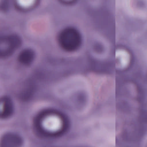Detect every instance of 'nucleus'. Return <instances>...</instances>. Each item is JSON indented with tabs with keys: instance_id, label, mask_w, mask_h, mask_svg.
I'll use <instances>...</instances> for the list:
<instances>
[{
	"instance_id": "obj_1",
	"label": "nucleus",
	"mask_w": 147,
	"mask_h": 147,
	"mask_svg": "<svg viewBox=\"0 0 147 147\" xmlns=\"http://www.w3.org/2000/svg\"><path fill=\"white\" fill-rule=\"evenodd\" d=\"M38 131L47 136H60L69 128V117L65 113L57 110H44L35 120Z\"/></svg>"
},
{
	"instance_id": "obj_3",
	"label": "nucleus",
	"mask_w": 147,
	"mask_h": 147,
	"mask_svg": "<svg viewBox=\"0 0 147 147\" xmlns=\"http://www.w3.org/2000/svg\"><path fill=\"white\" fill-rule=\"evenodd\" d=\"M33 53L30 50L24 51L20 56L21 60L25 63H28L31 61L33 58Z\"/></svg>"
},
{
	"instance_id": "obj_4",
	"label": "nucleus",
	"mask_w": 147,
	"mask_h": 147,
	"mask_svg": "<svg viewBox=\"0 0 147 147\" xmlns=\"http://www.w3.org/2000/svg\"><path fill=\"white\" fill-rule=\"evenodd\" d=\"M5 110L4 113L1 115L3 117H6L9 115L13 111V105L11 100L9 99H7L5 106Z\"/></svg>"
},
{
	"instance_id": "obj_2",
	"label": "nucleus",
	"mask_w": 147,
	"mask_h": 147,
	"mask_svg": "<svg viewBox=\"0 0 147 147\" xmlns=\"http://www.w3.org/2000/svg\"><path fill=\"white\" fill-rule=\"evenodd\" d=\"M60 40L65 49L71 51L76 49L80 45L81 36L77 30L70 29L62 33Z\"/></svg>"
}]
</instances>
